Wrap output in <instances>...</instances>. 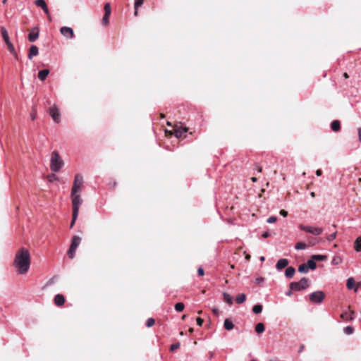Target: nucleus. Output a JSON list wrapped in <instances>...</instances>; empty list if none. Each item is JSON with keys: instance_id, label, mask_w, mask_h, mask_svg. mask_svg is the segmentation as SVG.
Listing matches in <instances>:
<instances>
[{"instance_id": "39", "label": "nucleus", "mask_w": 361, "mask_h": 361, "mask_svg": "<svg viewBox=\"0 0 361 361\" xmlns=\"http://www.w3.org/2000/svg\"><path fill=\"white\" fill-rule=\"evenodd\" d=\"M344 332L348 335L352 334L353 333V328L348 326L344 329Z\"/></svg>"}, {"instance_id": "29", "label": "nucleus", "mask_w": 361, "mask_h": 361, "mask_svg": "<svg viewBox=\"0 0 361 361\" xmlns=\"http://www.w3.org/2000/svg\"><path fill=\"white\" fill-rule=\"evenodd\" d=\"M312 259L314 261V260L322 261V260H325L326 259V256L322 255H314L312 256Z\"/></svg>"}, {"instance_id": "19", "label": "nucleus", "mask_w": 361, "mask_h": 361, "mask_svg": "<svg viewBox=\"0 0 361 361\" xmlns=\"http://www.w3.org/2000/svg\"><path fill=\"white\" fill-rule=\"evenodd\" d=\"M295 272V268H294V267H288L286 269V271H285V276H286L287 278L290 279V278H292V277L293 276V275H294Z\"/></svg>"}, {"instance_id": "55", "label": "nucleus", "mask_w": 361, "mask_h": 361, "mask_svg": "<svg viewBox=\"0 0 361 361\" xmlns=\"http://www.w3.org/2000/svg\"><path fill=\"white\" fill-rule=\"evenodd\" d=\"M341 317L343 318V319H345L347 318V313H343L341 314Z\"/></svg>"}, {"instance_id": "20", "label": "nucleus", "mask_w": 361, "mask_h": 361, "mask_svg": "<svg viewBox=\"0 0 361 361\" xmlns=\"http://www.w3.org/2000/svg\"><path fill=\"white\" fill-rule=\"evenodd\" d=\"M187 132V128H178L175 129V135L176 137H180L183 134Z\"/></svg>"}, {"instance_id": "34", "label": "nucleus", "mask_w": 361, "mask_h": 361, "mask_svg": "<svg viewBox=\"0 0 361 361\" xmlns=\"http://www.w3.org/2000/svg\"><path fill=\"white\" fill-rule=\"evenodd\" d=\"M174 307L177 312H182L184 310L185 305L183 302H178Z\"/></svg>"}, {"instance_id": "44", "label": "nucleus", "mask_w": 361, "mask_h": 361, "mask_svg": "<svg viewBox=\"0 0 361 361\" xmlns=\"http://www.w3.org/2000/svg\"><path fill=\"white\" fill-rule=\"evenodd\" d=\"M196 322H197V324L200 326H201L203 324V319H201L200 317H197L196 319Z\"/></svg>"}, {"instance_id": "2", "label": "nucleus", "mask_w": 361, "mask_h": 361, "mask_svg": "<svg viewBox=\"0 0 361 361\" xmlns=\"http://www.w3.org/2000/svg\"><path fill=\"white\" fill-rule=\"evenodd\" d=\"M64 163L59 154L56 151L51 153L50 159V169L54 172L59 171L63 166Z\"/></svg>"}, {"instance_id": "53", "label": "nucleus", "mask_w": 361, "mask_h": 361, "mask_svg": "<svg viewBox=\"0 0 361 361\" xmlns=\"http://www.w3.org/2000/svg\"><path fill=\"white\" fill-rule=\"evenodd\" d=\"M35 116H35V113H32V114H31V115H30L31 119H32V121L35 119Z\"/></svg>"}, {"instance_id": "9", "label": "nucleus", "mask_w": 361, "mask_h": 361, "mask_svg": "<svg viewBox=\"0 0 361 361\" xmlns=\"http://www.w3.org/2000/svg\"><path fill=\"white\" fill-rule=\"evenodd\" d=\"M61 34L67 39L74 38L73 30L70 27L63 26L60 29Z\"/></svg>"}, {"instance_id": "42", "label": "nucleus", "mask_w": 361, "mask_h": 361, "mask_svg": "<svg viewBox=\"0 0 361 361\" xmlns=\"http://www.w3.org/2000/svg\"><path fill=\"white\" fill-rule=\"evenodd\" d=\"M276 220H277V218L276 216H271L267 219V222L268 224H273V223L276 222Z\"/></svg>"}, {"instance_id": "32", "label": "nucleus", "mask_w": 361, "mask_h": 361, "mask_svg": "<svg viewBox=\"0 0 361 361\" xmlns=\"http://www.w3.org/2000/svg\"><path fill=\"white\" fill-rule=\"evenodd\" d=\"M252 311L255 314H259L262 311V306L261 305H255L252 307Z\"/></svg>"}, {"instance_id": "14", "label": "nucleus", "mask_w": 361, "mask_h": 361, "mask_svg": "<svg viewBox=\"0 0 361 361\" xmlns=\"http://www.w3.org/2000/svg\"><path fill=\"white\" fill-rule=\"evenodd\" d=\"M65 302V298L63 295L57 294L54 298V303L57 306H61Z\"/></svg>"}, {"instance_id": "60", "label": "nucleus", "mask_w": 361, "mask_h": 361, "mask_svg": "<svg viewBox=\"0 0 361 361\" xmlns=\"http://www.w3.org/2000/svg\"><path fill=\"white\" fill-rule=\"evenodd\" d=\"M344 76H345V78H348V74H347V73H345V74H344Z\"/></svg>"}, {"instance_id": "21", "label": "nucleus", "mask_w": 361, "mask_h": 361, "mask_svg": "<svg viewBox=\"0 0 361 361\" xmlns=\"http://www.w3.org/2000/svg\"><path fill=\"white\" fill-rule=\"evenodd\" d=\"M224 326V328L228 331L232 330L234 327L233 322L231 320H229L228 319H225Z\"/></svg>"}, {"instance_id": "17", "label": "nucleus", "mask_w": 361, "mask_h": 361, "mask_svg": "<svg viewBox=\"0 0 361 361\" xmlns=\"http://www.w3.org/2000/svg\"><path fill=\"white\" fill-rule=\"evenodd\" d=\"M49 73V71L48 69H43V70L39 71L38 78L40 80L43 81L47 78Z\"/></svg>"}, {"instance_id": "35", "label": "nucleus", "mask_w": 361, "mask_h": 361, "mask_svg": "<svg viewBox=\"0 0 361 361\" xmlns=\"http://www.w3.org/2000/svg\"><path fill=\"white\" fill-rule=\"evenodd\" d=\"M104 9L105 14L111 15V5L109 3L105 4Z\"/></svg>"}, {"instance_id": "16", "label": "nucleus", "mask_w": 361, "mask_h": 361, "mask_svg": "<svg viewBox=\"0 0 361 361\" xmlns=\"http://www.w3.org/2000/svg\"><path fill=\"white\" fill-rule=\"evenodd\" d=\"M81 242V238L79 236L74 235L71 240V247L77 249Z\"/></svg>"}, {"instance_id": "58", "label": "nucleus", "mask_w": 361, "mask_h": 361, "mask_svg": "<svg viewBox=\"0 0 361 361\" xmlns=\"http://www.w3.org/2000/svg\"><path fill=\"white\" fill-rule=\"evenodd\" d=\"M264 259H265V258H264V257H260V260H261V261H264Z\"/></svg>"}, {"instance_id": "28", "label": "nucleus", "mask_w": 361, "mask_h": 361, "mask_svg": "<svg viewBox=\"0 0 361 361\" xmlns=\"http://www.w3.org/2000/svg\"><path fill=\"white\" fill-rule=\"evenodd\" d=\"M306 264L308 267V269H310L312 270H314L316 269V267H317L316 262L312 259H309L307 262Z\"/></svg>"}, {"instance_id": "13", "label": "nucleus", "mask_w": 361, "mask_h": 361, "mask_svg": "<svg viewBox=\"0 0 361 361\" xmlns=\"http://www.w3.org/2000/svg\"><path fill=\"white\" fill-rule=\"evenodd\" d=\"M288 264V261L287 259H280L276 263V268L278 270H281L282 269L287 267Z\"/></svg>"}, {"instance_id": "40", "label": "nucleus", "mask_w": 361, "mask_h": 361, "mask_svg": "<svg viewBox=\"0 0 361 361\" xmlns=\"http://www.w3.org/2000/svg\"><path fill=\"white\" fill-rule=\"evenodd\" d=\"M47 178L49 182H53L58 180V177L54 173L49 175Z\"/></svg>"}, {"instance_id": "48", "label": "nucleus", "mask_w": 361, "mask_h": 361, "mask_svg": "<svg viewBox=\"0 0 361 361\" xmlns=\"http://www.w3.org/2000/svg\"><path fill=\"white\" fill-rule=\"evenodd\" d=\"M262 236L264 238H267L268 237L270 236V233L269 232H264L262 233Z\"/></svg>"}, {"instance_id": "6", "label": "nucleus", "mask_w": 361, "mask_h": 361, "mask_svg": "<svg viewBox=\"0 0 361 361\" xmlns=\"http://www.w3.org/2000/svg\"><path fill=\"white\" fill-rule=\"evenodd\" d=\"M298 227L301 231L312 233L314 235H319L323 232V228L322 227L305 226L302 224H300Z\"/></svg>"}, {"instance_id": "27", "label": "nucleus", "mask_w": 361, "mask_h": 361, "mask_svg": "<svg viewBox=\"0 0 361 361\" xmlns=\"http://www.w3.org/2000/svg\"><path fill=\"white\" fill-rule=\"evenodd\" d=\"M264 325L262 323H258L255 326V331L257 334L264 332Z\"/></svg>"}, {"instance_id": "49", "label": "nucleus", "mask_w": 361, "mask_h": 361, "mask_svg": "<svg viewBox=\"0 0 361 361\" xmlns=\"http://www.w3.org/2000/svg\"><path fill=\"white\" fill-rule=\"evenodd\" d=\"M264 281V279L260 277V278H257L255 279V281L257 283L259 284L260 283H262V281Z\"/></svg>"}, {"instance_id": "18", "label": "nucleus", "mask_w": 361, "mask_h": 361, "mask_svg": "<svg viewBox=\"0 0 361 361\" xmlns=\"http://www.w3.org/2000/svg\"><path fill=\"white\" fill-rule=\"evenodd\" d=\"M331 128L333 131H335V132H338L341 129V123L339 122V121L338 120H334L331 123Z\"/></svg>"}, {"instance_id": "51", "label": "nucleus", "mask_w": 361, "mask_h": 361, "mask_svg": "<svg viewBox=\"0 0 361 361\" xmlns=\"http://www.w3.org/2000/svg\"><path fill=\"white\" fill-rule=\"evenodd\" d=\"M316 174H317V176H320L322 175V171L320 169H318L316 171Z\"/></svg>"}, {"instance_id": "47", "label": "nucleus", "mask_w": 361, "mask_h": 361, "mask_svg": "<svg viewBox=\"0 0 361 361\" xmlns=\"http://www.w3.org/2000/svg\"><path fill=\"white\" fill-rule=\"evenodd\" d=\"M280 214L282 215L283 217H286L288 216V212L282 209L280 211Z\"/></svg>"}, {"instance_id": "31", "label": "nucleus", "mask_w": 361, "mask_h": 361, "mask_svg": "<svg viewBox=\"0 0 361 361\" xmlns=\"http://www.w3.org/2000/svg\"><path fill=\"white\" fill-rule=\"evenodd\" d=\"M298 271L301 273H307L308 271V267L306 264H302L298 267Z\"/></svg>"}, {"instance_id": "3", "label": "nucleus", "mask_w": 361, "mask_h": 361, "mask_svg": "<svg viewBox=\"0 0 361 361\" xmlns=\"http://www.w3.org/2000/svg\"><path fill=\"white\" fill-rule=\"evenodd\" d=\"M71 197L72 200L73 213H74V219L78 216L79 210L81 204H82V200L80 196V193H73L71 192Z\"/></svg>"}, {"instance_id": "46", "label": "nucleus", "mask_w": 361, "mask_h": 361, "mask_svg": "<svg viewBox=\"0 0 361 361\" xmlns=\"http://www.w3.org/2000/svg\"><path fill=\"white\" fill-rule=\"evenodd\" d=\"M197 273L199 276H203L204 275V270L202 267L198 268Z\"/></svg>"}, {"instance_id": "1", "label": "nucleus", "mask_w": 361, "mask_h": 361, "mask_svg": "<svg viewBox=\"0 0 361 361\" xmlns=\"http://www.w3.org/2000/svg\"><path fill=\"white\" fill-rule=\"evenodd\" d=\"M13 265L20 274H26L30 267V255L26 248L20 249L16 254Z\"/></svg>"}, {"instance_id": "56", "label": "nucleus", "mask_w": 361, "mask_h": 361, "mask_svg": "<svg viewBox=\"0 0 361 361\" xmlns=\"http://www.w3.org/2000/svg\"><path fill=\"white\" fill-rule=\"evenodd\" d=\"M251 180H252V182H256L257 180V178H255V177H252L251 178Z\"/></svg>"}, {"instance_id": "61", "label": "nucleus", "mask_w": 361, "mask_h": 361, "mask_svg": "<svg viewBox=\"0 0 361 361\" xmlns=\"http://www.w3.org/2000/svg\"><path fill=\"white\" fill-rule=\"evenodd\" d=\"M311 195H312V197H314V192H311Z\"/></svg>"}, {"instance_id": "5", "label": "nucleus", "mask_w": 361, "mask_h": 361, "mask_svg": "<svg viewBox=\"0 0 361 361\" xmlns=\"http://www.w3.org/2000/svg\"><path fill=\"white\" fill-rule=\"evenodd\" d=\"M83 184V177L81 174H76L75 176L73 184L71 189L73 193H81V188Z\"/></svg>"}, {"instance_id": "24", "label": "nucleus", "mask_w": 361, "mask_h": 361, "mask_svg": "<svg viewBox=\"0 0 361 361\" xmlns=\"http://www.w3.org/2000/svg\"><path fill=\"white\" fill-rule=\"evenodd\" d=\"M355 285V281L353 278L350 277L348 279L346 286L348 289H353Z\"/></svg>"}, {"instance_id": "45", "label": "nucleus", "mask_w": 361, "mask_h": 361, "mask_svg": "<svg viewBox=\"0 0 361 361\" xmlns=\"http://www.w3.org/2000/svg\"><path fill=\"white\" fill-rule=\"evenodd\" d=\"M77 218H78V216H75V218L74 219V213H73L72 221H71V226H70L71 228H73Z\"/></svg>"}, {"instance_id": "25", "label": "nucleus", "mask_w": 361, "mask_h": 361, "mask_svg": "<svg viewBox=\"0 0 361 361\" xmlns=\"http://www.w3.org/2000/svg\"><path fill=\"white\" fill-rule=\"evenodd\" d=\"M143 2H144V0H135L134 8H135V16L137 15L138 8L142 5Z\"/></svg>"}, {"instance_id": "4", "label": "nucleus", "mask_w": 361, "mask_h": 361, "mask_svg": "<svg viewBox=\"0 0 361 361\" xmlns=\"http://www.w3.org/2000/svg\"><path fill=\"white\" fill-rule=\"evenodd\" d=\"M310 286V280L303 277L300 281L291 282L289 285V288L293 291H300L307 289Z\"/></svg>"}, {"instance_id": "30", "label": "nucleus", "mask_w": 361, "mask_h": 361, "mask_svg": "<svg viewBox=\"0 0 361 361\" xmlns=\"http://www.w3.org/2000/svg\"><path fill=\"white\" fill-rule=\"evenodd\" d=\"M224 299L228 304H229V305L233 304V298L228 293H224Z\"/></svg>"}, {"instance_id": "12", "label": "nucleus", "mask_w": 361, "mask_h": 361, "mask_svg": "<svg viewBox=\"0 0 361 361\" xmlns=\"http://www.w3.org/2000/svg\"><path fill=\"white\" fill-rule=\"evenodd\" d=\"M39 54V50L37 46L32 45L29 50L28 59H32L34 56H36Z\"/></svg>"}, {"instance_id": "41", "label": "nucleus", "mask_w": 361, "mask_h": 361, "mask_svg": "<svg viewBox=\"0 0 361 361\" xmlns=\"http://www.w3.org/2000/svg\"><path fill=\"white\" fill-rule=\"evenodd\" d=\"M180 348V343L177 342L173 344H172L170 347L171 351H174Z\"/></svg>"}, {"instance_id": "22", "label": "nucleus", "mask_w": 361, "mask_h": 361, "mask_svg": "<svg viewBox=\"0 0 361 361\" xmlns=\"http://www.w3.org/2000/svg\"><path fill=\"white\" fill-rule=\"evenodd\" d=\"M246 295L244 293L238 294L235 298V301L238 304H242L245 301Z\"/></svg>"}, {"instance_id": "52", "label": "nucleus", "mask_w": 361, "mask_h": 361, "mask_svg": "<svg viewBox=\"0 0 361 361\" xmlns=\"http://www.w3.org/2000/svg\"><path fill=\"white\" fill-rule=\"evenodd\" d=\"M292 291L290 289L286 293V295L288 296H290L292 295Z\"/></svg>"}, {"instance_id": "23", "label": "nucleus", "mask_w": 361, "mask_h": 361, "mask_svg": "<svg viewBox=\"0 0 361 361\" xmlns=\"http://www.w3.org/2000/svg\"><path fill=\"white\" fill-rule=\"evenodd\" d=\"M8 49L9 51L16 57V59H18V55L16 54V49L14 48V46L12 44L11 42L6 44Z\"/></svg>"}, {"instance_id": "57", "label": "nucleus", "mask_w": 361, "mask_h": 361, "mask_svg": "<svg viewBox=\"0 0 361 361\" xmlns=\"http://www.w3.org/2000/svg\"><path fill=\"white\" fill-rule=\"evenodd\" d=\"M185 318H186V315H185V314L183 315L182 317H181L182 320H185Z\"/></svg>"}, {"instance_id": "62", "label": "nucleus", "mask_w": 361, "mask_h": 361, "mask_svg": "<svg viewBox=\"0 0 361 361\" xmlns=\"http://www.w3.org/2000/svg\"><path fill=\"white\" fill-rule=\"evenodd\" d=\"M190 331L192 333L193 331L192 329H190Z\"/></svg>"}, {"instance_id": "43", "label": "nucleus", "mask_w": 361, "mask_h": 361, "mask_svg": "<svg viewBox=\"0 0 361 361\" xmlns=\"http://www.w3.org/2000/svg\"><path fill=\"white\" fill-rule=\"evenodd\" d=\"M336 237V232H334L330 235H329L327 237H326V239L329 240V241H331L333 240H334Z\"/></svg>"}, {"instance_id": "8", "label": "nucleus", "mask_w": 361, "mask_h": 361, "mask_svg": "<svg viewBox=\"0 0 361 361\" xmlns=\"http://www.w3.org/2000/svg\"><path fill=\"white\" fill-rule=\"evenodd\" d=\"M49 113L51 116L52 119L56 123H59L61 121V114L59 109L56 105H53L49 109Z\"/></svg>"}, {"instance_id": "10", "label": "nucleus", "mask_w": 361, "mask_h": 361, "mask_svg": "<svg viewBox=\"0 0 361 361\" xmlns=\"http://www.w3.org/2000/svg\"><path fill=\"white\" fill-rule=\"evenodd\" d=\"M39 37V29L35 27L32 32L28 35V39L30 42H35Z\"/></svg>"}, {"instance_id": "59", "label": "nucleus", "mask_w": 361, "mask_h": 361, "mask_svg": "<svg viewBox=\"0 0 361 361\" xmlns=\"http://www.w3.org/2000/svg\"><path fill=\"white\" fill-rule=\"evenodd\" d=\"M7 0H3L2 3L5 4L6 3Z\"/></svg>"}, {"instance_id": "26", "label": "nucleus", "mask_w": 361, "mask_h": 361, "mask_svg": "<svg viewBox=\"0 0 361 361\" xmlns=\"http://www.w3.org/2000/svg\"><path fill=\"white\" fill-rule=\"evenodd\" d=\"M354 247L356 251H361V237H358L355 240Z\"/></svg>"}, {"instance_id": "54", "label": "nucleus", "mask_w": 361, "mask_h": 361, "mask_svg": "<svg viewBox=\"0 0 361 361\" xmlns=\"http://www.w3.org/2000/svg\"><path fill=\"white\" fill-rule=\"evenodd\" d=\"M257 171L258 173H261L262 172V168L257 166Z\"/></svg>"}, {"instance_id": "15", "label": "nucleus", "mask_w": 361, "mask_h": 361, "mask_svg": "<svg viewBox=\"0 0 361 361\" xmlns=\"http://www.w3.org/2000/svg\"><path fill=\"white\" fill-rule=\"evenodd\" d=\"M1 32L2 35V38L6 44L10 43V39L8 36V33L6 30V29L4 27H1Z\"/></svg>"}, {"instance_id": "50", "label": "nucleus", "mask_w": 361, "mask_h": 361, "mask_svg": "<svg viewBox=\"0 0 361 361\" xmlns=\"http://www.w3.org/2000/svg\"><path fill=\"white\" fill-rule=\"evenodd\" d=\"M358 137H359V140L361 142V128L358 129Z\"/></svg>"}, {"instance_id": "7", "label": "nucleus", "mask_w": 361, "mask_h": 361, "mask_svg": "<svg viewBox=\"0 0 361 361\" xmlns=\"http://www.w3.org/2000/svg\"><path fill=\"white\" fill-rule=\"evenodd\" d=\"M324 297L325 295L324 292L318 290L313 292L310 295V300L314 303H321L323 301Z\"/></svg>"}, {"instance_id": "33", "label": "nucleus", "mask_w": 361, "mask_h": 361, "mask_svg": "<svg viewBox=\"0 0 361 361\" xmlns=\"http://www.w3.org/2000/svg\"><path fill=\"white\" fill-rule=\"evenodd\" d=\"M307 247V245L305 243L298 242L295 244V248L296 250H305Z\"/></svg>"}, {"instance_id": "38", "label": "nucleus", "mask_w": 361, "mask_h": 361, "mask_svg": "<svg viewBox=\"0 0 361 361\" xmlns=\"http://www.w3.org/2000/svg\"><path fill=\"white\" fill-rule=\"evenodd\" d=\"M155 323V320L153 318H149L146 322V326L147 327L152 326Z\"/></svg>"}, {"instance_id": "37", "label": "nucleus", "mask_w": 361, "mask_h": 361, "mask_svg": "<svg viewBox=\"0 0 361 361\" xmlns=\"http://www.w3.org/2000/svg\"><path fill=\"white\" fill-rule=\"evenodd\" d=\"M109 16H110V15H107V14L104 13V15L103 16V18H102V23H103V25H107L109 24Z\"/></svg>"}, {"instance_id": "11", "label": "nucleus", "mask_w": 361, "mask_h": 361, "mask_svg": "<svg viewBox=\"0 0 361 361\" xmlns=\"http://www.w3.org/2000/svg\"><path fill=\"white\" fill-rule=\"evenodd\" d=\"M35 4L37 6L42 8L46 14H47V15L49 14V10L47 8V5L44 0H36L35 1Z\"/></svg>"}, {"instance_id": "36", "label": "nucleus", "mask_w": 361, "mask_h": 361, "mask_svg": "<svg viewBox=\"0 0 361 361\" xmlns=\"http://www.w3.org/2000/svg\"><path fill=\"white\" fill-rule=\"evenodd\" d=\"M76 249L70 246V248L68 251V255L71 259H73L75 257Z\"/></svg>"}]
</instances>
